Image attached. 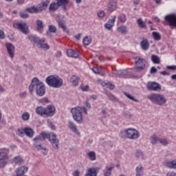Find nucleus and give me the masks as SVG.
Instances as JSON below:
<instances>
[{
  "label": "nucleus",
  "instance_id": "nucleus-1",
  "mask_svg": "<svg viewBox=\"0 0 176 176\" xmlns=\"http://www.w3.org/2000/svg\"><path fill=\"white\" fill-rule=\"evenodd\" d=\"M49 140L50 142H51L53 148L54 149H58V144H60V142L58 141V139H57V135L54 133H41L38 136L34 138L33 139V141H34V146L37 148V151H43V155L46 156L47 155V149L46 148L42 147V145L41 144L43 141H45V140Z\"/></svg>",
  "mask_w": 176,
  "mask_h": 176
},
{
  "label": "nucleus",
  "instance_id": "nucleus-2",
  "mask_svg": "<svg viewBox=\"0 0 176 176\" xmlns=\"http://www.w3.org/2000/svg\"><path fill=\"white\" fill-rule=\"evenodd\" d=\"M35 89L37 96L42 97L45 96L46 93V87L43 85L39 79L36 77H34L32 80V83L29 86V91L32 94L34 89Z\"/></svg>",
  "mask_w": 176,
  "mask_h": 176
},
{
  "label": "nucleus",
  "instance_id": "nucleus-3",
  "mask_svg": "<svg viewBox=\"0 0 176 176\" xmlns=\"http://www.w3.org/2000/svg\"><path fill=\"white\" fill-rule=\"evenodd\" d=\"M49 3H50V0L43 1L40 3L38 6H33L30 8H27L25 9V12L28 13H41V12H43L45 10H47V6H49Z\"/></svg>",
  "mask_w": 176,
  "mask_h": 176
},
{
  "label": "nucleus",
  "instance_id": "nucleus-4",
  "mask_svg": "<svg viewBox=\"0 0 176 176\" xmlns=\"http://www.w3.org/2000/svg\"><path fill=\"white\" fill-rule=\"evenodd\" d=\"M45 82L48 86L54 87V89H60L63 86V78L58 76L51 75L45 79Z\"/></svg>",
  "mask_w": 176,
  "mask_h": 176
},
{
  "label": "nucleus",
  "instance_id": "nucleus-5",
  "mask_svg": "<svg viewBox=\"0 0 176 176\" xmlns=\"http://www.w3.org/2000/svg\"><path fill=\"white\" fill-rule=\"evenodd\" d=\"M147 98L156 105L162 106L167 102V100L166 99V97H164V95L160 94H151Z\"/></svg>",
  "mask_w": 176,
  "mask_h": 176
},
{
  "label": "nucleus",
  "instance_id": "nucleus-6",
  "mask_svg": "<svg viewBox=\"0 0 176 176\" xmlns=\"http://www.w3.org/2000/svg\"><path fill=\"white\" fill-rule=\"evenodd\" d=\"M71 113L73 116V119L77 122V123L83 122V116H82V109L79 107H74L71 109Z\"/></svg>",
  "mask_w": 176,
  "mask_h": 176
},
{
  "label": "nucleus",
  "instance_id": "nucleus-7",
  "mask_svg": "<svg viewBox=\"0 0 176 176\" xmlns=\"http://www.w3.org/2000/svg\"><path fill=\"white\" fill-rule=\"evenodd\" d=\"M9 149H2L0 151V167L3 168L9 162Z\"/></svg>",
  "mask_w": 176,
  "mask_h": 176
},
{
  "label": "nucleus",
  "instance_id": "nucleus-8",
  "mask_svg": "<svg viewBox=\"0 0 176 176\" xmlns=\"http://www.w3.org/2000/svg\"><path fill=\"white\" fill-rule=\"evenodd\" d=\"M146 67V61L143 58H140L137 56L135 58V72H141V71L145 69Z\"/></svg>",
  "mask_w": 176,
  "mask_h": 176
},
{
  "label": "nucleus",
  "instance_id": "nucleus-9",
  "mask_svg": "<svg viewBox=\"0 0 176 176\" xmlns=\"http://www.w3.org/2000/svg\"><path fill=\"white\" fill-rule=\"evenodd\" d=\"M124 133L125 137L129 140H137V138H140V132L135 129L129 128L124 131Z\"/></svg>",
  "mask_w": 176,
  "mask_h": 176
},
{
  "label": "nucleus",
  "instance_id": "nucleus-10",
  "mask_svg": "<svg viewBox=\"0 0 176 176\" xmlns=\"http://www.w3.org/2000/svg\"><path fill=\"white\" fill-rule=\"evenodd\" d=\"M14 28H16L17 30H19L23 32V34H25L27 35L28 34H30V30L28 29V25H27V23L25 22H19L17 23H15L14 25Z\"/></svg>",
  "mask_w": 176,
  "mask_h": 176
},
{
  "label": "nucleus",
  "instance_id": "nucleus-11",
  "mask_svg": "<svg viewBox=\"0 0 176 176\" xmlns=\"http://www.w3.org/2000/svg\"><path fill=\"white\" fill-rule=\"evenodd\" d=\"M164 20L170 27H176V15L174 14H169L164 16Z\"/></svg>",
  "mask_w": 176,
  "mask_h": 176
},
{
  "label": "nucleus",
  "instance_id": "nucleus-12",
  "mask_svg": "<svg viewBox=\"0 0 176 176\" xmlns=\"http://www.w3.org/2000/svg\"><path fill=\"white\" fill-rule=\"evenodd\" d=\"M146 87L148 90H152L153 91H160L162 90V85L156 82H148Z\"/></svg>",
  "mask_w": 176,
  "mask_h": 176
},
{
  "label": "nucleus",
  "instance_id": "nucleus-13",
  "mask_svg": "<svg viewBox=\"0 0 176 176\" xmlns=\"http://www.w3.org/2000/svg\"><path fill=\"white\" fill-rule=\"evenodd\" d=\"M28 38L30 42H33V43H37L38 45H39V43H45L46 41V38H40L39 37L32 34H30Z\"/></svg>",
  "mask_w": 176,
  "mask_h": 176
},
{
  "label": "nucleus",
  "instance_id": "nucleus-14",
  "mask_svg": "<svg viewBox=\"0 0 176 176\" xmlns=\"http://www.w3.org/2000/svg\"><path fill=\"white\" fill-rule=\"evenodd\" d=\"M45 116H54L56 115V107L53 105H48L45 107Z\"/></svg>",
  "mask_w": 176,
  "mask_h": 176
},
{
  "label": "nucleus",
  "instance_id": "nucleus-15",
  "mask_svg": "<svg viewBox=\"0 0 176 176\" xmlns=\"http://www.w3.org/2000/svg\"><path fill=\"white\" fill-rule=\"evenodd\" d=\"M6 47L8 52L9 56L11 58H13L14 57V45L10 43H6Z\"/></svg>",
  "mask_w": 176,
  "mask_h": 176
},
{
  "label": "nucleus",
  "instance_id": "nucleus-16",
  "mask_svg": "<svg viewBox=\"0 0 176 176\" xmlns=\"http://www.w3.org/2000/svg\"><path fill=\"white\" fill-rule=\"evenodd\" d=\"M101 170L100 167L90 168L88 169L87 173L85 176H97L98 171Z\"/></svg>",
  "mask_w": 176,
  "mask_h": 176
},
{
  "label": "nucleus",
  "instance_id": "nucleus-17",
  "mask_svg": "<svg viewBox=\"0 0 176 176\" xmlns=\"http://www.w3.org/2000/svg\"><path fill=\"white\" fill-rule=\"evenodd\" d=\"M115 168V165L112 164L110 166H107L103 170V175L104 176H111L112 175V170Z\"/></svg>",
  "mask_w": 176,
  "mask_h": 176
},
{
  "label": "nucleus",
  "instance_id": "nucleus-18",
  "mask_svg": "<svg viewBox=\"0 0 176 176\" xmlns=\"http://www.w3.org/2000/svg\"><path fill=\"white\" fill-rule=\"evenodd\" d=\"M115 21H116V16H112V19H109L107 23L104 24V28L107 30H112V27H113V24H115Z\"/></svg>",
  "mask_w": 176,
  "mask_h": 176
},
{
  "label": "nucleus",
  "instance_id": "nucleus-19",
  "mask_svg": "<svg viewBox=\"0 0 176 176\" xmlns=\"http://www.w3.org/2000/svg\"><path fill=\"white\" fill-rule=\"evenodd\" d=\"M118 3L115 1H111L108 4H107V10L108 12H110L112 13L114 10H116V8H118L117 6Z\"/></svg>",
  "mask_w": 176,
  "mask_h": 176
},
{
  "label": "nucleus",
  "instance_id": "nucleus-20",
  "mask_svg": "<svg viewBox=\"0 0 176 176\" xmlns=\"http://www.w3.org/2000/svg\"><path fill=\"white\" fill-rule=\"evenodd\" d=\"M28 171V167L27 166H21L16 169V176H23Z\"/></svg>",
  "mask_w": 176,
  "mask_h": 176
},
{
  "label": "nucleus",
  "instance_id": "nucleus-21",
  "mask_svg": "<svg viewBox=\"0 0 176 176\" xmlns=\"http://www.w3.org/2000/svg\"><path fill=\"white\" fill-rule=\"evenodd\" d=\"M67 55L68 57H72L73 58H78L79 57L78 52L71 49L67 51Z\"/></svg>",
  "mask_w": 176,
  "mask_h": 176
},
{
  "label": "nucleus",
  "instance_id": "nucleus-22",
  "mask_svg": "<svg viewBox=\"0 0 176 176\" xmlns=\"http://www.w3.org/2000/svg\"><path fill=\"white\" fill-rule=\"evenodd\" d=\"M68 126L70 130L73 131V133H75L76 134H78L79 135L80 133L78 131V128L76 127V125L74 122H72V121L68 122Z\"/></svg>",
  "mask_w": 176,
  "mask_h": 176
},
{
  "label": "nucleus",
  "instance_id": "nucleus-23",
  "mask_svg": "<svg viewBox=\"0 0 176 176\" xmlns=\"http://www.w3.org/2000/svg\"><path fill=\"white\" fill-rule=\"evenodd\" d=\"M56 32H57V28L54 25H50L48 26V31L46 32L47 36H51V33L56 34Z\"/></svg>",
  "mask_w": 176,
  "mask_h": 176
},
{
  "label": "nucleus",
  "instance_id": "nucleus-24",
  "mask_svg": "<svg viewBox=\"0 0 176 176\" xmlns=\"http://www.w3.org/2000/svg\"><path fill=\"white\" fill-rule=\"evenodd\" d=\"M57 23H58V25L59 28H62V30H63V31H64V32H66V34H69V30L67 28V26L64 24L63 21L58 20Z\"/></svg>",
  "mask_w": 176,
  "mask_h": 176
},
{
  "label": "nucleus",
  "instance_id": "nucleus-25",
  "mask_svg": "<svg viewBox=\"0 0 176 176\" xmlns=\"http://www.w3.org/2000/svg\"><path fill=\"white\" fill-rule=\"evenodd\" d=\"M56 1L59 6H62L64 10H67V5L69 3V0H56Z\"/></svg>",
  "mask_w": 176,
  "mask_h": 176
},
{
  "label": "nucleus",
  "instance_id": "nucleus-26",
  "mask_svg": "<svg viewBox=\"0 0 176 176\" xmlns=\"http://www.w3.org/2000/svg\"><path fill=\"white\" fill-rule=\"evenodd\" d=\"M58 8H60L58 3L53 2L50 5L49 10L50 12H56V10H58Z\"/></svg>",
  "mask_w": 176,
  "mask_h": 176
},
{
  "label": "nucleus",
  "instance_id": "nucleus-27",
  "mask_svg": "<svg viewBox=\"0 0 176 176\" xmlns=\"http://www.w3.org/2000/svg\"><path fill=\"white\" fill-rule=\"evenodd\" d=\"M25 134L27 135V137H29L30 138H32L34 137V129L30 128V127H25Z\"/></svg>",
  "mask_w": 176,
  "mask_h": 176
},
{
  "label": "nucleus",
  "instance_id": "nucleus-28",
  "mask_svg": "<svg viewBox=\"0 0 176 176\" xmlns=\"http://www.w3.org/2000/svg\"><path fill=\"white\" fill-rule=\"evenodd\" d=\"M45 107L43 106H40L36 108V113L37 115H39L40 116H45Z\"/></svg>",
  "mask_w": 176,
  "mask_h": 176
},
{
  "label": "nucleus",
  "instance_id": "nucleus-29",
  "mask_svg": "<svg viewBox=\"0 0 176 176\" xmlns=\"http://www.w3.org/2000/svg\"><path fill=\"white\" fill-rule=\"evenodd\" d=\"M140 45L143 50H148V49H149V41H148L147 39L142 41Z\"/></svg>",
  "mask_w": 176,
  "mask_h": 176
},
{
  "label": "nucleus",
  "instance_id": "nucleus-30",
  "mask_svg": "<svg viewBox=\"0 0 176 176\" xmlns=\"http://www.w3.org/2000/svg\"><path fill=\"white\" fill-rule=\"evenodd\" d=\"M70 82L73 86H78L79 85V78L76 76H72Z\"/></svg>",
  "mask_w": 176,
  "mask_h": 176
},
{
  "label": "nucleus",
  "instance_id": "nucleus-31",
  "mask_svg": "<svg viewBox=\"0 0 176 176\" xmlns=\"http://www.w3.org/2000/svg\"><path fill=\"white\" fill-rule=\"evenodd\" d=\"M36 24L37 25L36 30L38 31H42L45 28V25H43V21L41 20H36Z\"/></svg>",
  "mask_w": 176,
  "mask_h": 176
},
{
  "label": "nucleus",
  "instance_id": "nucleus-32",
  "mask_svg": "<svg viewBox=\"0 0 176 176\" xmlns=\"http://www.w3.org/2000/svg\"><path fill=\"white\" fill-rule=\"evenodd\" d=\"M118 32L122 34L123 35H126L127 34V26L122 25L117 28Z\"/></svg>",
  "mask_w": 176,
  "mask_h": 176
},
{
  "label": "nucleus",
  "instance_id": "nucleus-33",
  "mask_svg": "<svg viewBox=\"0 0 176 176\" xmlns=\"http://www.w3.org/2000/svg\"><path fill=\"white\" fill-rule=\"evenodd\" d=\"M166 167L168 168H174L176 169V160H174L173 161L167 162L166 163Z\"/></svg>",
  "mask_w": 176,
  "mask_h": 176
},
{
  "label": "nucleus",
  "instance_id": "nucleus-34",
  "mask_svg": "<svg viewBox=\"0 0 176 176\" xmlns=\"http://www.w3.org/2000/svg\"><path fill=\"white\" fill-rule=\"evenodd\" d=\"M12 162L15 164H22L24 162V160L20 156H16L13 158Z\"/></svg>",
  "mask_w": 176,
  "mask_h": 176
},
{
  "label": "nucleus",
  "instance_id": "nucleus-35",
  "mask_svg": "<svg viewBox=\"0 0 176 176\" xmlns=\"http://www.w3.org/2000/svg\"><path fill=\"white\" fill-rule=\"evenodd\" d=\"M137 23L139 25L140 28H145L146 29V23L142 21V19L140 18L137 20Z\"/></svg>",
  "mask_w": 176,
  "mask_h": 176
},
{
  "label": "nucleus",
  "instance_id": "nucleus-36",
  "mask_svg": "<svg viewBox=\"0 0 176 176\" xmlns=\"http://www.w3.org/2000/svg\"><path fill=\"white\" fill-rule=\"evenodd\" d=\"M151 61H153L154 64H160V58H159V56H157V55L153 54L151 56Z\"/></svg>",
  "mask_w": 176,
  "mask_h": 176
},
{
  "label": "nucleus",
  "instance_id": "nucleus-37",
  "mask_svg": "<svg viewBox=\"0 0 176 176\" xmlns=\"http://www.w3.org/2000/svg\"><path fill=\"white\" fill-rule=\"evenodd\" d=\"M151 142L153 144V145H156L157 144V141H159V138L156 136L155 135H153L151 136Z\"/></svg>",
  "mask_w": 176,
  "mask_h": 176
},
{
  "label": "nucleus",
  "instance_id": "nucleus-38",
  "mask_svg": "<svg viewBox=\"0 0 176 176\" xmlns=\"http://www.w3.org/2000/svg\"><path fill=\"white\" fill-rule=\"evenodd\" d=\"M87 156H89L90 160L94 161L96 159V152L90 151L87 153Z\"/></svg>",
  "mask_w": 176,
  "mask_h": 176
},
{
  "label": "nucleus",
  "instance_id": "nucleus-39",
  "mask_svg": "<svg viewBox=\"0 0 176 176\" xmlns=\"http://www.w3.org/2000/svg\"><path fill=\"white\" fill-rule=\"evenodd\" d=\"M152 34L155 41H160V39H162V36L160 35V34H159V32H153Z\"/></svg>",
  "mask_w": 176,
  "mask_h": 176
},
{
  "label": "nucleus",
  "instance_id": "nucleus-40",
  "mask_svg": "<svg viewBox=\"0 0 176 176\" xmlns=\"http://www.w3.org/2000/svg\"><path fill=\"white\" fill-rule=\"evenodd\" d=\"M136 176H142L141 173L142 172V170H144V167L142 166H139L136 167Z\"/></svg>",
  "mask_w": 176,
  "mask_h": 176
},
{
  "label": "nucleus",
  "instance_id": "nucleus-41",
  "mask_svg": "<svg viewBox=\"0 0 176 176\" xmlns=\"http://www.w3.org/2000/svg\"><path fill=\"white\" fill-rule=\"evenodd\" d=\"M82 43H84V45H85V46H87L90 45V43H91V38H89V36H85L83 39Z\"/></svg>",
  "mask_w": 176,
  "mask_h": 176
},
{
  "label": "nucleus",
  "instance_id": "nucleus-42",
  "mask_svg": "<svg viewBox=\"0 0 176 176\" xmlns=\"http://www.w3.org/2000/svg\"><path fill=\"white\" fill-rule=\"evenodd\" d=\"M21 118L26 122L27 120H30V113L28 112H25L22 114Z\"/></svg>",
  "mask_w": 176,
  "mask_h": 176
},
{
  "label": "nucleus",
  "instance_id": "nucleus-43",
  "mask_svg": "<svg viewBox=\"0 0 176 176\" xmlns=\"http://www.w3.org/2000/svg\"><path fill=\"white\" fill-rule=\"evenodd\" d=\"M38 45H40L41 49H44V50H49L50 49V47L47 43H38Z\"/></svg>",
  "mask_w": 176,
  "mask_h": 176
},
{
  "label": "nucleus",
  "instance_id": "nucleus-44",
  "mask_svg": "<svg viewBox=\"0 0 176 176\" xmlns=\"http://www.w3.org/2000/svg\"><path fill=\"white\" fill-rule=\"evenodd\" d=\"M124 96L127 97L129 100H131V101H134L135 102H138V100L134 98V97L131 96V95L127 92H124Z\"/></svg>",
  "mask_w": 176,
  "mask_h": 176
},
{
  "label": "nucleus",
  "instance_id": "nucleus-45",
  "mask_svg": "<svg viewBox=\"0 0 176 176\" xmlns=\"http://www.w3.org/2000/svg\"><path fill=\"white\" fill-rule=\"evenodd\" d=\"M127 74H129V72H127L126 69L120 70L118 72V74L120 75V76H126Z\"/></svg>",
  "mask_w": 176,
  "mask_h": 176
},
{
  "label": "nucleus",
  "instance_id": "nucleus-46",
  "mask_svg": "<svg viewBox=\"0 0 176 176\" xmlns=\"http://www.w3.org/2000/svg\"><path fill=\"white\" fill-rule=\"evenodd\" d=\"M20 137L21 135H23V134L25 133V128H19L17 129V133H16Z\"/></svg>",
  "mask_w": 176,
  "mask_h": 176
},
{
  "label": "nucleus",
  "instance_id": "nucleus-47",
  "mask_svg": "<svg viewBox=\"0 0 176 176\" xmlns=\"http://www.w3.org/2000/svg\"><path fill=\"white\" fill-rule=\"evenodd\" d=\"M118 20L121 22V23H126V15L124 14H122L120 16H118Z\"/></svg>",
  "mask_w": 176,
  "mask_h": 176
},
{
  "label": "nucleus",
  "instance_id": "nucleus-48",
  "mask_svg": "<svg viewBox=\"0 0 176 176\" xmlns=\"http://www.w3.org/2000/svg\"><path fill=\"white\" fill-rule=\"evenodd\" d=\"M19 16L20 17H21V19H28L30 17V15L28 14V13H24V12H20Z\"/></svg>",
  "mask_w": 176,
  "mask_h": 176
},
{
  "label": "nucleus",
  "instance_id": "nucleus-49",
  "mask_svg": "<svg viewBox=\"0 0 176 176\" xmlns=\"http://www.w3.org/2000/svg\"><path fill=\"white\" fill-rule=\"evenodd\" d=\"M124 118H126V119H131L133 116L131 115V113L130 112L126 111L124 113Z\"/></svg>",
  "mask_w": 176,
  "mask_h": 176
},
{
  "label": "nucleus",
  "instance_id": "nucleus-50",
  "mask_svg": "<svg viewBox=\"0 0 176 176\" xmlns=\"http://www.w3.org/2000/svg\"><path fill=\"white\" fill-rule=\"evenodd\" d=\"M159 142H160V144H162V145H168V141L167 140V139H160Z\"/></svg>",
  "mask_w": 176,
  "mask_h": 176
},
{
  "label": "nucleus",
  "instance_id": "nucleus-51",
  "mask_svg": "<svg viewBox=\"0 0 176 176\" xmlns=\"http://www.w3.org/2000/svg\"><path fill=\"white\" fill-rule=\"evenodd\" d=\"M98 16L100 19H104L105 16V12L103 10L98 11Z\"/></svg>",
  "mask_w": 176,
  "mask_h": 176
},
{
  "label": "nucleus",
  "instance_id": "nucleus-52",
  "mask_svg": "<svg viewBox=\"0 0 176 176\" xmlns=\"http://www.w3.org/2000/svg\"><path fill=\"white\" fill-rule=\"evenodd\" d=\"M105 85L107 86L110 90H113L115 89V85H112L111 82L106 83Z\"/></svg>",
  "mask_w": 176,
  "mask_h": 176
},
{
  "label": "nucleus",
  "instance_id": "nucleus-53",
  "mask_svg": "<svg viewBox=\"0 0 176 176\" xmlns=\"http://www.w3.org/2000/svg\"><path fill=\"white\" fill-rule=\"evenodd\" d=\"M136 157H142V151L138 150L135 153Z\"/></svg>",
  "mask_w": 176,
  "mask_h": 176
},
{
  "label": "nucleus",
  "instance_id": "nucleus-54",
  "mask_svg": "<svg viewBox=\"0 0 176 176\" xmlns=\"http://www.w3.org/2000/svg\"><path fill=\"white\" fill-rule=\"evenodd\" d=\"M0 39H5V32L2 30H0Z\"/></svg>",
  "mask_w": 176,
  "mask_h": 176
},
{
  "label": "nucleus",
  "instance_id": "nucleus-55",
  "mask_svg": "<svg viewBox=\"0 0 176 176\" xmlns=\"http://www.w3.org/2000/svg\"><path fill=\"white\" fill-rule=\"evenodd\" d=\"M19 97L21 98H25V97H27V92H21V94H19Z\"/></svg>",
  "mask_w": 176,
  "mask_h": 176
},
{
  "label": "nucleus",
  "instance_id": "nucleus-56",
  "mask_svg": "<svg viewBox=\"0 0 176 176\" xmlns=\"http://www.w3.org/2000/svg\"><path fill=\"white\" fill-rule=\"evenodd\" d=\"M156 72H157V69H156V67H152L150 70V73L151 74H156Z\"/></svg>",
  "mask_w": 176,
  "mask_h": 176
},
{
  "label": "nucleus",
  "instance_id": "nucleus-57",
  "mask_svg": "<svg viewBox=\"0 0 176 176\" xmlns=\"http://www.w3.org/2000/svg\"><path fill=\"white\" fill-rule=\"evenodd\" d=\"M167 69H170L171 71H176V65L167 66Z\"/></svg>",
  "mask_w": 176,
  "mask_h": 176
},
{
  "label": "nucleus",
  "instance_id": "nucleus-58",
  "mask_svg": "<svg viewBox=\"0 0 176 176\" xmlns=\"http://www.w3.org/2000/svg\"><path fill=\"white\" fill-rule=\"evenodd\" d=\"M92 71L94 74H100V69H98V67H94L92 68Z\"/></svg>",
  "mask_w": 176,
  "mask_h": 176
},
{
  "label": "nucleus",
  "instance_id": "nucleus-59",
  "mask_svg": "<svg viewBox=\"0 0 176 176\" xmlns=\"http://www.w3.org/2000/svg\"><path fill=\"white\" fill-rule=\"evenodd\" d=\"M73 176H80V171L79 170H74Z\"/></svg>",
  "mask_w": 176,
  "mask_h": 176
},
{
  "label": "nucleus",
  "instance_id": "nucleus-60",
  "mask_svg": "<svg viewBox=\"0 0 176 176\" xmlns=\"http://www.w3.org/2000/svg\"><path fill=\"white\" fill-rule=\"evenodd\" d=\"M8 38H9L10 41H12V42L14 41V37L13 36V34H8Z\"/></svg>",
  "mask_w": 176,
  "mask_h": 176
},
{
  "label": "nucleus",
  "instance_id": "nucleus-61",
  "mask_svg": "<svg viewBox=\"0 0 176 176\" xmlns=\"http://www.w3.org/2000/svg\"><path fill=\"white\" fill-rule=\"evenodd\" d=\"M85 105L87 107V108H89V109H90L91 108V104L89 102L88 100H87L85 102Z\"/></svg>",
  "mask_w": 176,
  "mask_h": 176
},
{
  "label": "nucleus",
  "instance_id": "nucleus-62",
  "mask_svg": "<svg viewBox=\"0 0 176 176\" xmlns=\"http://www.w3.org/2000/svg\"><path fill=\"white\" fill-rule=\"evenodd\" d=\"M82 91H87L89 90V85L81 87Z\"/></svg>",
  "mask_w": 176,
  "mask_h": 176
},
{
  "label": "nucleus",
  "instance_id": "nucleus-63",
  "mask_svg": "<svg viewBox=\"0 0 176 176\" xmlns=\"http://www.w3.org/2000/svg\"><path fill=\"white\" fill-rule=\"evenodd\" d=\"M40 102H49V100L47 98L41 99Z\"/></svg>",
  "mask_w": 176,
  "mask_h": 176
},
{
  "label": "nucleus",
  "instance_id": "nucleus-64",
  "mask_svg": "<svg viewBox=\"0 0 176 176\" xmlns=\"http://www.w3.org/2000/svg\"><path fill=\"white\" fill-rule=\"evenodd\" d=\"M167 176H176V173L174 172H169L166 175Z\"/></svg>",
  "mask_w": 176,
  "mask_h": 176
}]
</instances>
